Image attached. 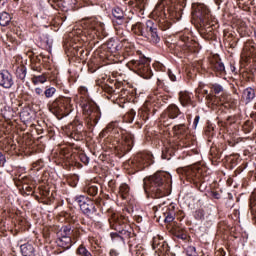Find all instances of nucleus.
Listing matches in <instances>:
<instances>
[{
    "mask_svg": "<svg viewBox=\"0 0 256 256\" xmlns=\"http://www.w3.org/2000/svg\"><path fill=\"white\" fill-rule=\"evenodd\" d=\"M106 47L110 53H117L123 49V42L119 39L112 38L106 43Z\"/></svg>",
    "mask_w": 256,
    "mask_h": 256,
    "instance_id": "obj_18",
    "label": "nucleus"
},
{
    "mask_svg": "<svg viewBox=\"0 0 256 256\" xmlns=\"http://www.w3.org/2000/svg\"><path fill=\"white\" fill-rule=\"evenodd\" d=\"M55 93H57V89L55 87L46 88V90L44 91V95L47 99H51V97H53Z\"/></svg>",
    "mask_w": 256,
    "mask_h": 256,
    "instance_id": "obj_38",
    "label": "nucleus"
},
{
    "mask_svg": "<svg viewBox=\"0 0 256 256\" xmlns=\"http://www.w3.org/2000/svg\"><path fill=\"white\" fill-rule=\"evenodd\" d=\"M166 115L169 117V119H177L179 115H181V110L179 107L175 104L169 105L166 109Z\"/></svg>",
    "mask_w": 256,
    "mask_h": 256,
    "instance_id": "obj_23",
    "label": "nucleus"
},
{
    "mask_svg": "<svg viewBox=\"0 0 256 256\" xmlns=\"http://www.w3.org/2000/svg\"><path fill=\"white\" fill-rule=\"evenodd\" d=\"M116 29V35H118L119 37H125V31L123 29H121L120 27H115Z\"/></svg>",
    "mask_w": 256,
    "mask_h": 256,
    "instance_id": "obj_47",
    "label": "nucleus"
},
{
    "mask_svg": "<svg viewBox=\"0 0 256 256\" xmlns=\"http://www.w3.org/2000/svg\"><path fill=\"white\" fill-rule=\"evenodd\" d=\"M77 255L80 256H93V254H91V252H89V250H87V248L81 244L77 250H76Z\"/></svg>",
    "mask_w": 256,
    "mask_h": 256,
    "instance_id": "obj_35",
    "label": "nucleus"
},
{
    "mask_svg": "<svg viewBox=\"0 0 256 256\" xmlns=\"http://www.w3.org/2000/svg\"><path fill=\"white\" fill-rule=\"evenodd\" d=\"M242 97L245 100L246 104L251 103L253 101V99H255V89H253L251 87L246 88L243 91Z\"/></svg>",
    "mask_w": 256,
    "mask_h": 256,
    "instance_id": "obj_28",
    "label": "nucleus"
},
{
    "mask_svg": "<svg viewBox=\"0 0 256 256\" xmlns=\"http://www.w3.org/2000/svg\"><path fill=\"white\" fill-rule=\"evenodd\" d=\"M129 191V185H127L126 183L120 185L119 195L122 199H127L129 197Z\"/></svg>",
    "mask_w": 256,
    "mask_h": 256,
    "instance_id": "obj_34",
    "label": "nucleus"
},
{
    "mask_svg": "<svg viewBox=\"0 0 256 256\" xmlns=\"http://www.w3.org/2000/svg\"><path fill=\"white\" fill-rule=\"evenodd\" d=\"M50 111L56 117H67L71 113V99H56L50 106Z\"/></svg>",
    "mask_w": 256,
    "mask_h": 256,
    "instance_id": "obj_5",
    "label": "nucleus"
},
{
    "mask_svg": "<svg viewBox=\"0 0 256 256\" xmlns=\"http://www.w3.org/2000/svg\"><path fill=\"white\" fill-rule=\"evenodd\" d=\"M179 102L182 107H189L193 105V94L187 91H181L179 93Z\"/></svg>",
    "mask_w": 256,
    "mask_h": 256,
    "instance_id": "obj_15",
    "label": "nucleus"
},
{
    "mask_svg": "<svg viewBox=\"0 0 256 256\" xmlns=\"http://www.w3.org/2000/svg\"><path fill=\"white\" fill-rule=\"evenodd\" d=\"M130 67L136 69L138 75L143 77V79H151L153 77V71H151V65H149V59L141 58L139 60H130L128 62Z\"/></svg>",
    "mask_w": 256,
    "mask_h": 256,
    "instance_id": "obj_7",
    "label": "nucleus"
},
{
    "mask_svg": "<svg viewBox=\"0 0 256 256\" xmlns=\"http://www.w3.org/2000/svg\"><path fill=\"white\" fill-rule=\"evenodd\" d=\"M159 209H161V205H158V206H154V207H153V211H159Z\"/></svg>",
    "mask_w": 256,
    "mask_h": 256,
    "instance_id": "obj_59",
    "label": "nucleus"
},
{
    "mask_svg": "<svg viewBox=\"0 0 256 256\" xmlns=\"http://www.w3.org/2000/svg\"><path fill=\"white\" fill-rule=\"evenodd\" d=\"M200 35L206 41H212V39H215V32H213V26H207L206 28H202L200 31Z\"/></svg>",
    "mask_w": 256,
    "mask_h": 256,
    "instance_id": "obj_25",
    "label": "nucleus"
},
{
    "mask_svg": "<svg viewBox=\"0 0 256 256\" xmlns=\"http://www.w3.org/2000/svg\"><path fill=\"white\" fill-rule=\"evenodd\" d=\"M189 41H191V38L189 36L181 35L179 45L181 47L187 48V47H189Z\"/></svg>",
    "mask_w": 256,
    "mask_h": 256,
    "instance_id": "obj_37",
    "label": "nucleus"
},
{
    "mask_svg": "<svg viewBox=\"0 0 256 256\" xmlns=\"http://www.w3.org/2000/svg\"><path fill=\"white\" fill-rule=\"evenodd\" d=\"M138 171H143L145 167L151 165V155L149 154H138L134 160Z\"/></svg>",
    "mask_w": 256,
    "mask_h": 256,
    "instance_id": "obj_12",
    "label": "nucleus"
},
{
    "mask_svg": "<svg viewBox=\"0 0 256 256\" xmlns=\"http://www.w3.org/2000/svg\"><path fill=\"white\" fill-rule=\"evenodd\" d=\"M220 3H221V0H216L217 5H220Z\"/></svg>",
    "mask_w": 256,
    "mask_h": 256,
    "instance_id": "obj_62",
    "label": "nucleus"
},
{
    "mask_svg": "<svg viewBox=\"0 0 256 256\" xmlns=\"http://www.w3.org/2000/svg\"><path fill=\"white\" fill-rule=\"evenodd\" d=\"M79 159L82 163H84V165H89V157L85 155V153H80Z\"/></svg>",
    "mask_w": 256,
    "mask_h": 256,
    "instance_id": "obj_42",
    "label": "nucleus"
},
{
    "mask_svg": "<svg viewBox=\"0 0 256 256\" xmlns=\"http://www.w3.org/2000/svg\"><path fill=\"white\" fill-rule=\"evenodd\" d=\"M130 67L136 69L138 75L143 77V79H151L153 77V71H151V65H149V59L141 58L139 60H130L128 62Z\"/></svg>",
    "mask_w": 256,
    "mask_h": 256,
    "instance_id": "obj_6",
    "label": "nucleus"
},
{
    "mask_svg": "<svg viewBox=\"0 0 256 256\" xmlns=\"http://www.w3.org/2000/svg\"><path fill=\"white\" fill-rule=\"evenodd\" d=\"M174 135L177 137L181 135H187L189 133V128L185 124H178L173 127Z\"/></svg>",
    "mask_w": 256,
    "mask_h": 256,
    "instance_id": "obj_30",
    "label": "nucleus"
},
{
    "mask_svg": "<svg viewBox=\"0 0 256 256\" xmlns=\"http://www.w3.org/2000/svg\"><path fill=\"white\" fill-rule=\"evenodd\" d=\"M153 249L158 251L160 255H165L169 251V245L165 241H159V238H154L152 243Z\"/></svg>",
    "mask_w": 256,
    "mask_h": 256,
    "instance_id": "obj_14",
    "label": "nucleus"
},
{
    "mask_svg": "<svg viewBox=\"0 0 256 256\" xmlns=\"http://www.w3.org/2000/svg\"><path fill=\"white\" fill-rule=\"evenodd\" d=\"M144 191L147 195L159 199L167 195V189L171 181V176L164 172H157L154 175L144 178Z\"/></svg>",
    "mask_w": 256,
    "mask_h": 256,
    "instance_id": "obj_1",
    "label": "nucleus"
},
{
    "mask_svg": "<svg viewBox=\"0 0 256 256\" xmlns=\"http://www.w3.org/2000/svg\"><path fill=\"white\" fill-rule=\"evenodd\" d=\"M68 129H71V139H74V141L83 140V136L85 135V128L83 127V122L76 119L70 125H68Z\"/></svg>",
    "mask_w": 256,
    "mask_h": 256,
    "instance_id": "obj_9",
    "label": "nucleus"
},
{
    "mask_svg": "<svg viewBox=\"0 0 256 256\" xmlns=\"http://www.w3.org/2000/svg\"><path fill=\"white\" fill-rule=\"evenodd\" d=\"M132 32L139 37H144L154 45H157V43L161 41V37H159V29H157V25L151 20H147L145 24L138 22L132 25Z\"/></svg>",
    "mask_w": 256,
    "mask_h": 256,
    "instance_id": "obj_3",
    "label": "nucleus"
},
{
    "mask_svg": "<svg viewBox=\"0 0 256 256\" xmlns=\"http://www.w3.org/2000/svg\"><path fill=\"white\" fill-rule=\"evenodd\" d=\"M196 13L197 17H199L203 23H207L211 17V11H209L205 5L197 6Z\"/></svg>",
    "mask_w": 256,
    "mask_h": 256,
    "instance_id": "obj_16",
    "label": "nucleus"
},
{
    "mask_svg": "<svg viewBox=\"0 0 256 256\" xmlns=\"http://www.w3.org/2000/svg\"><path fill=\"white\" fill-rule=\"evenodd\" d=\"M129 7H137L140 11H143L147 7L149 0H123Z\"/></svg>",
    "mask_w": 256,
    "mask_h": 256,
    "instance_id": "obj_22",
    "label": "nucleus"
},
{
    "mask_svg": "<svg viewBox=\"0 0 256 256\" xmlns=\"http://www.w3.org/2000/svg\"><path fill=\"white\" fill-rule=\"evenodd\" d=\"M15 85L13 81V75L8 70L0 71V87L3 89H11Z\"/></svg>",
    "mask_w": 256,
    "mask_h": 256,
    "instance_id": "obj_10",
    "label": "nucleus"
},
{
    "mask_svg": "<svg viewBox=\"0 0 256 256\" xmlns=\"http://www.w3.org/2000/svg\"><path fill=\"white\" fill-rule=\"evenodd\" d=\"M248 126L250 127L248 131H251V129H253V126H251V122H246V123L244 124V128H245V127H248Z\"/></svg>",
    "mask_w": 256,
    "mask_h": 256,
    "instance_id": "obj_56",
    "label": "nucleus"
},
{
    "mask_svg": "<svg viewBox=\"0 0 256 256\" xmlns=\"http://www.w3.org/2000/svg\"><path fill=\"white\" fill-rule=\"evenodd\" d=\"M20 253L22 256H35V246L29 242L21 244Z\"/></svg>",
    "mask_w": 256,
    "mask_h": 256,
    "instance_id": "obj_20",
    "label": "nucleus"
},
{
    "mask_svg": "<svg viewBox=\"0 0 256 256\" xmlns=\"http://www.w3.org/2000/svg\"><path fill=\"white\" fill-rule=\"evenodd\" d=\"M120 239H131L133 237V233L131 230L122 229L119 231Z\"/></svg>",
    "mask_w": 256,
    "mask_h": 256,
    "instance_id": "obj_36",
    "label": "nucleus"
},
{
    "mask_svg": "<svg viewBox=\"0 0 256 256\" xmlns=\"http://www.w3.org/2000/svg\"><path fill=\"white\" fill-rule=\"evenodd\" d=\"M103 91L109 93V95L115 93V89L112 86H102Z\"/></svg>",
    "mask_w": 256,
    "mask_h": 256,
    "instance_id": "obj_43",
    "label": "nucleus"
},
{
    "mask_svg": "<svg viewBox=\"0 0 256 256\" xmlns=\"http://www.w3.org/2000/svg\"><path fill=\"white\" fill-rule=\"evenodd\" d=\"M212 69L219 73L220 75H223L225 73V64L221 61V59L216 58L211 61Z\"/></svg>",
    "mask_w": 256,
    "mask_h": 256,
    "instance_id": "obj_24",
    "label": "nucleus"
},
{
    "mask_svg": "<svg viewBox=\"0 0 256 256\" xmlns=\"http://www.w3.org/2000/svg\"><path fill=\"white\" fill-rule=\"evenodd\" d=\"M5 163H7V158L0 152V167H5Z\"/></svg>",
    "mask_w": 256,
    "mask_h": 256,
    "instance_id": "obj_45",
    "label": "nucleus"
},
{
    "mask_svg": "<svg viewBox=\"0 0 256 256\" xmlns=\"http://www.w3.org/2000/svg\"><path fill=\"white\" fill-rule=\"evenodd\" d=\"M75 231L71 225L62 226L59 232L57 233L58 237H71Z\"/></svg>",
    "mask_w": 256,
    "mask_h": 256,
    "instance_id": "obj_29",
    "label": "nucleus"
},
{
    "mask_svg": "<svg viewBox=\"0 0 256 256\" xmlns=\"http://www.w3.org/2000/svg\"><path fill=\"white\" fill-rule=\"evenodd\" d=\"M35 93L36 95H43V88L41 87L35 88Z\"/></svg>",
    "mask_w": 256,
    "mask_h": 256,
    "instance_id": "obj_50",
    "label": "nucleus"
},
{
    "mask_svg": "<svg viewBox=\"0 0 256 256\" xmlns=\"http://www.w3.org/2000/svg\"><path fill=\"white\" fill-rule=\"evenodd\" d=\"M121 131V128H119V124L117 122H111L107 125V127L100 133V136L106 137L107 135H117Z\"/></svg>",
    "mask_w": 256,
    "mask_h": 256,
    "instance_id": "obj_19",
    "label": "nucleus"
},
{
    "mask_svg": "<svg viewBox=\"0 0 256 256\" xmlns=\"http://www.w3.org/2000/svg\"><path fill=\"white\" fill-rule=\"evenodd\" d=\"M227 97V95L223 94L222 97L220 98V101H222V103H227V101H229Z\"/></svg>",
    "mask_w": 256,
    "mask_h": 256,
    "instance_id": "obj_53",
    "label": "nucleus"
},
{
    "mask_svg": "<svg viewBox=\"0 0 256 256\" xmlns=\"http://www.w3.org/2000/svg\"><path fill=\"white\" fill-rule=\"evenodd\" d=\"M20 117H21V119H24V121H25V119H27L26 117H29V112H22V113H20Z\"/></svg>",
    "mask_w": 256,
    "mask_h": 256,
    "instance_id": "obj_52",
    "label": "nucleus"
},
{
    "mask_svg": "<svg viewBox=\"0 0 256 256\" xmlns=\"http://www.w3.org/2000/svg\"><path fill=\"white\" fill-rule=\"evenodd\" d=\"M112 15L115 19H117L118 25H123V23H125V13L123 12V10L121 8L115 7L112 10Z\"/></svg>",
    "mask_w": 256,
    "mask_h": 256,
    "instance_id": "obj_26",
    "label": "nucleus"
},
{
    "mask_svg": "<svg viewBox=\"0 0 256 256\" xmlns=\"http://www.w3.org/2000/svg\"><path fill=\"white\" fill-rule=\"evenodd\" d=\"M204 93L206 95V99H211V95H209V91L204 90Z\"/></svg>",
    "mask_w": 256,
    "mask_h": 256,
    "instance_id": "obj_58",
    "label": "nucleus"
},
{
    "mask_svg": "<svg viewBox=\"0 0 256 256\" xmlns=\"http://www.w3.org/2000/svg\"><path fill=\"white\" fill-rule=\"evenodd\" d=\"M186 6L187 0H164L156 5L154 13L164 19H170V21H180Z\"/></svg>",
    "mask_w": 256,
    "mask_h": 256,
    "instance_id": "obj_2",
    "label": "nucleus"
},
{
    "mask_svg": "<svg viewBox=\"0 0 256 256\" xmlns=\"http://www.w3.org/2000/svg\"><path fill=\"white\" fill-rule=\"evenodd\" d=\"M76 203H78L80 210L86 217L93 219V215L97 214V208L95 202L87 196L79 195L75 197Z\"/></svg>",
    "mask_w": 256,
    "mask_h": 256,
    "instance_id": "obj_8",
    "label": "nucleus"
},
{
    "mask_svg": "<svg viewBox=\"0 0 256 256\" xmlns=\"http://www.w3.org/2000/svg\"><path fill=\"white\" fill-rule=\"evenodd\" d=\"M32 71H37L38 73H41V67L32 66Z\"/></svg>",
    "mask_w": 256,
    "mask_h": 256,
    "instance_id": "obj_54",
    "label": "nucleus"
},
{
    "mask_svg": "<svg viewBox=\"0 0 256 256\" xmlns=\"http://www.w3.org/2000/svg\"><path fill=\"white\" fill-rule=\"evenodd\" d=\"M163 123H164V125H166V126L169 125V124H167V121H165V120L163 121Z\"/></svg>",
    "mask_w": 256,
    "mask_h": 256,
    "instance_id": "obj_64",
    "label": "nucleus"
},
{
    "mask_svg": "<svg viewBox=\"0 0 256 256\" xmlns=\"http://www.w3.org/2000/svg\"><path fill=\"white\" fill-rule=\"evenodd\" d=\"M213 197H215V199H219V198H220V197H219V193L213 192Z\"/></svg>",
    "mask_w": 256,
    "mask_h": 256,
    "instance_id": "obj_61",
    "label": "nucleus"
},
{
    "mask_svg": "<svg viewBox=\"0 0 256 256\" xmlns=\"http://www.w3.org/2000/svg\"><path fill=\"white\" fill-rule=\"evenodd\" d=\"M83 115H85V123L93 131L94 127L99 123L101 119V110L93 102H86L82 106Z\"/></svg>",
    "mask_w": 256,
    "mask_h": 256,
    "instance_id": "obj_4",
    "label": "nucleus"
},
{
    "mask_svg": "<svg viewBox=\"0 0 256 256\" xmlns=\"http://www.w3.org/2000/svg\"><path fill=\"white\" fill-rule=\"evenodd\" d=\"M16 77L21 81H25V77H27V68L24 65H21L16 69Z\"/></svg>",
    "mask_w": 256,
    "mask_h": 256,
    "instance_id": "obj_33",
    "label": "nucleus"
},
{
    "mask_svg": "<svg viewBox=\"0 0 256 256\" xmlns=\"http://www.w3.org/2000/svg\"><path fill=\"white\" fill-rule=\"evenodd\" d=\"M168 76L169 79H171L172 81H177V77L175 76V74H173L171 70H168Z\"/></svg>",
    "mask_w": 256,
    "mask_h": 256,
    "instance_id": "obj_49",
    "label": "nucleus"
},
{
    "mask_svg": "<svg viewBox=\"0 0 256 256\" xmlns=\"http://www.w3.org/2000/svg\"><path fill=\"white\" fill-rule=\"evenodd\" d=\"M58 247L62 249H71L73 247V238L71 237H58L56 240Z\"/></svg>",
    "mask_w": 256,
    "mask_h": 256,
    "instance_id": "obj_21",
    "label": "nucleus"
},
{
    "mask_svg": "<svg viewBox=\"0 0 256 256\" xmlns=\"http://www.w3.org/2000/svg\"><path fill=\"white\" fill-rule=\"evenodd\" d=\"M86 25L88 29L92 31L93 35H97V33H101L105 31V24L103 22H99L97 18H90L86 21Z\"/></svg>",
    "mask_w": 256,
    "mask_h": 256,
    "instance_id": "obj_11",
    "label": "nucleus"
},
{
    "mask_svg": "<svg viewBox=\"0 0 256 256\" xmlns=\"http://www.w3.org/2000/svg\"><path fill=\"white\" fill-rule=\"evenodd\" d=\"M160 217L165 223H173L175 221V210H173V207L165 206L162 208V216Z\"/></svg>",
    "mask_w": 256,
    "mask_h": 256,
    "instance_id": "obj_17",
    "label": "nucleus"
},
{
    "mask_svg": "<svg viewBox=\"0 0 256 256\" xmlns=\"http://www.w3.org/2000/svg\"><path fill=\"white\" fill-rule=\"evenodd\" d=\"M211 89L216 95H219V93H223V86L219 84H213Z\"/></svg>",
    "mask_w": 256,
    "mask_h": 256,
    "instance_id": "obj_41",
    "label": "nucleus"
},
{
    "mask_svg": "<svg viewBox=\"0 0 256 256\" xmlns=\"http://www.w3.org/2000/svg\"><path fill=\"white\" fill-rule=\"evenodd\" d=\"M129 116H130L132 119H134V117H135V110H130V111H129Z\"/></svg>",
    "mask_w": 256,
    "mask_h": 256,
    "instance_id": "obj_57",
    "label": "nucleus"
},
{
    "mask_svg": "<svg viewBox=\"0 0 256 256\" xmlns=\"http://www.w3.org/2000/svg\"><path fill=\"white\" fill-rule=\"evenodd\" d=\"M194 217L198 221H201V219H203V217H205V212L203 211V209H198L194 212Z\"/></svg>",
    "mask_w": 256,
    "mask_h": 256,
    "instance_id": "obj_40",
    "label": "nucleus"
},
{
    "mask_svg": "<svg viewBox=\"0 0 256 256\" xmlns=\"http://www.w3.org/2000/svg\"><path fill=\"white\" fill-rule=\"evenodd\" d=\"M200 119H201V117L199 115L194 118V122H193L194 129H197V125H199Z\"/></svg>",
    "mask_w": 256,
    "mask_h": 256,
    "instance_id": "obj_48",
    "label": "nucleus"
},
{
    "mask_svg": "<svg viewBox=\"0 0 256 256\" xmlns=\"http://www.w3.org/2000/svg\"><path fill=\"white\" fill-rule=\"evenodd\" d=\"M219 254H220V256H225V250L220 249V250H219Z\"/></svg>",
    "mask_w": 256,
    "mask_h": 256,
    "instance_id": "obj_60",
    "label": "nucleus"
},
{
    "mask_svg": "<svg viewBox=\"0 0 256 256\" xmlns=\"http://www.w3.org/2000/svg\"><path fill=\"white\" fill-rule=\"evenodd\" d=\"M139 115L142 117L143 121H147V119H149V113L147 110H142Z\"/></svg>",
    "mask_w": 256,
    "mask_h": 256,
    "instance_id": "obj_46",
    "label": "nucleus"
},
{
    "mask_svg": "<svg viewBox=\"0 0 256 256\" xmlns=\"http://www.w3.org/2000/svg\"><path fill=\"white\" fill-rule=\"evenodd\" d=\"M176 237L178 239H182V241H187V233L186 232H178V234L176 235Z\"/></svg>",
    "mask_w": 256,
    "mask_h": 256,
    "instance_id": "obj_44",
    "label": "nucleus"
},
{
    "mask_svg": "<svg viewBox=\"0 0 256 256\" xmlns=\"http://www.w3.org/2000/svg\"><path fill=\"white\" fill-rule=\"evenodd\" d=\"M110 235H111L112 239H117V237L121 238V234L119 235L118 233H111Z\"/></svg>",
    "mask_w": 256,
    "mask_h": 256,
    "instance_id": "obj_55",
    "label": "nucleus"
},
{
    "mask_svg": "<svg viewBox=\"0 0 256 256\" xmlns=\"http://www.w3.org/2000/svg\"><path fill=\"white\" fill-rule=\"evenodd\" d=\"M79 91L82 95H87V88L85 86L80 87Z\"/></svg>",
    "mask_w": 256,
    "mask_h": 256,
    "instance_id": "obj_51",
    "label": "nucleus"
},
{
    "mask_svg": "<svg viewBox=\"0 0 256 256\" xmlns=\"http://www.w3.org/2000/svg\"><path fill=\"white\" fill-rule=\"evenodd\" d=\"M178 173H183V169H178Z\"/></svg>",
    "mask_w": 256,
    "mask_h": 256,
    "instance_id": "obj_63",
    "label": "nucleus"
},
{
    "mask_svg": "<svg viewBox=\"0 0 256 256\" xmlns=\"http://www.w3.org/2000/svg\"><path fill=\"white\" fill-rule=\"evenodd\" d=\"M133 143H135V136L129 132H123L122 145L124 146V151H131L133 149Z\"/></svg>",
    "mask_w": 256,
    "mask_h": 256,
    "instance_id": "obj_13",
    "label": "nucleus"
},
{
    "mask_svg": "<svg viewBox=\"0 0 256 256\" xmlns=\"http://www.w3.org/2000/svg\"><path fill=\"white\" fill-rule=\"evenodd\" d=\"M11 19H13V17L11 16V14H9L8 12H1L0 13V26L1 27H9V25H11Z\"/></svg>",
    "mask_w": 256,
    "mask_h": 256,
    "instance_id": "obj_27",
    "label": "nucleus"
},
{
    "mask_svg": "<svg viewBox=\"0 0 256 256\" xmlns=\"http://www.w3.org/2000/svg\"><path fill=\"white\" fill-rule=\"evenodd\" d=\"M33 85H43V83H47V74L34 75L31 79Z\"/></svg>",
    "mask_w": 256,
    "mask_h": 256,
    "instance_id": "obj_32",
    "label": "nucleus"
},
{
    "mask_svg": "<svg viewBox=\"0 0 256 256\" xmlns=\"http://www.w3.org/2000/svg\"><path fill=\"white\" fill-rule=\"evenodd\" d=\"M186 255L187 256H197V249L195 246H188L186 248Z\"/></svg>",
    "mask_w": 256,
    "mask_h": 256,
    "instance_id": "obj_39",
    "label": "nucleus"
},
{
    "mask_svg": "<svg viewBox=\"0 0 256 256\" xmlns=\"http://www.w3.org/2000/svg\"><path fill=\"white\" fill-rule=\"evenodd\" d=\"M84 193H88L91 197H95L99 193V188L95 184H87L84 187Z\"/></svg>",
    "mask_w": 256,
    "mask_h": 256,
    "instance_id": "obj_31",
    "label": "nucleus"
}]
</instances>
